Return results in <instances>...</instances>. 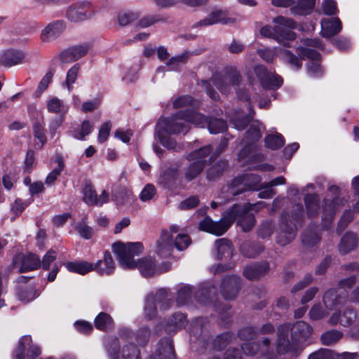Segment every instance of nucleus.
<instances>
[{
    "label": "nucleus",
    "mask_w": 359,
    "mask_h": 359,
    "mask_svg": "<svg viewBox=\"0 0 359 359\" xmlns=\"http://www.w3.org/2000/svg\"><path fill=\"white\" fill-rule=\"evenodd\" d=\"M206 122V118L200 113L193 110L180 111L171 118L159 120L156 126V134L165 147L180 151L182 150V145L177 144L168 135L186 134L189 130V123L203 127Z\"/></svg>",
    "instance_id": "nucleus-1"
},
{
    "label": "nucleus",
    "mask_w": 359,
    "mask_h": 359,
    "mask_svg": "<svg viewBox=\"0 0 359 359\" xmlns=\"http://www.w3.org/2000/svg\"><path fill=\"white\" fill-rule=\"evenodd\" d=\"M112 250L123 268H137L144 277L159 274L165 271L156 266V262L151 257L142 258L137 262L134 260V257L140 255L143 251V246L140 243H129L126 245L116 243L113 245Z\"/></svg>",
    "instance_id": "nucleus-2"
},
{
    "label": "nucleus",
    "mask_w": 359,
    "mask_h": 359,
    "mask_svg": "<svg viewBox=\"0 0 359 359\" xmlns=\"http://www.w3.org/2000/svg\"><path fill=\"white\" fill-rule=\"evenodd\" d=\"M291 331L295 339L302 338L305 339L312 332L311 327L304 321H299L292 327L290 324L280 326L278 329L277 351L279 353L291 352L294 356H297L302 351L297 348L294 342H290L288 339V333Z\"/></svg>",
    "instance_id": "nucleus-3"
},
{
    "label": "nucleus",
    "mask_w": 359,
    "mask_h": 359,
    "mask_svg": "<svg viewBox=\"0 0 359 359\" xmlns=\"http://www.w3.org/2000/svg\"><path fill=\"white\" fill-rule=\"evenodd\" d=\"M180 227L176 224L170 226V231L163 230L160 238L156 242V252L161 257H166L170 255L175 247L178 250L187 249L191 244L190 237L183 233H179Z\"/></svg>",
    "instance_id": "nucleus-4"
},
{
    "label": "nucleus",
    "mask_w": 359,
    "mask_h": 359,
    "mask_svg": "<svg viewBox=\"0 0 359 359\" xmlns=\"http://www.w3.org/2000/svg\"><path fill=\"white\" fill-rule=\"evenodd\" d=\"M241 81L240 74L235 69H231L223 74L213 76L210 81H203L202 87L212 100H217L219 95L212 90V86H215L220 93L227 94L238 86Z\"/></svg>",
    "instance_id": "nucleus-5"
},
{
    "label": "nucleus",
    "mask_w": 359,
    "mask_h": 359,
    "mask_svg": "<svg viewBox=\"0 0 359 359\" xmlns=\"http://www.w3.org/2000/svg\"><path fill=\"white\" fill-rule=\"evenodd\" d=\"M261 180L260 176L252 173L238 176L222 189L221 197L229 201L244 191L259 189Z\"/></svg>",
    "instance_id": "nucleus-6"
},
{
    "label": "nucleus",
    "mask_w": 359,
    "mask_h": 359,
    "mask_svg": "<svg viewBox=\"0 0 359 359\" xmlns=\"http://www.w3.org/2000/svg\"><path fill=\"white\" fill-rule=\"evenodd\" d=\"M292 25L293 26L290 27H287L285 24H278L274 27L266 25L261 29L260 33L262 36L273 38L286 46H288L289 41L294 40L296 37L291 29L297 28L304 30V27H306L309 31L314 30V24H298L299 26H295V24Z\"/></svg>",
    "instance_id": "nucleus-7"
},
{
    "label": "nucleus",
    "mask_w": 359,
    "mask_h": 359,
    "mask_svg": "<svg viewBox=\"0 0 359 359\" xmlns=\"http://www.w3.org/2000/svg\"><path fill=\"white\" fill-rule=\"evenodd\" d=\"M236 208H238L237 206L233 205L218 222H214L209 217L204 218L199 224L200 229L216 236L224 234L235 221L236 216L233 212L238 210Z\"/></svg>",
    "instance_id": "nucleus-8"
},
{
    "label": "nucleus",
    "mask_w": 359,
    "mask_h": 359,
    "mask_svg": "<svg viewBox=\"0 0 359 359\" xmlns=\"http://www.w3.org/2000/svg\"><path fill=\"white\" fill-rule=\"evenodd\" d=\"M329 194L324 200L323 207V219L330 222L336 212L347 202V199L341 196L339 188L332 185L328 188Z\"/></svg>",
    "instance_id": "nucleus-9"
},
{
    "label": "nucleus",
    "mask_w": 359,
    "mask_h": 359,
    "mask_svg": "<svg viewBox=\"0 0 359 359\" xmlns=\"http://www.w3.org/2000/svg\"><path fill=\"white\" fill-rule=\"evenodd\" d=\"M264 202H258L257 203H249L247 205H241L234 204L238 207V211L234 212L235 220H237L238 224L242 228L245 232L250 231L255 224V216L250 211L254 210L257 207L262 208L264 206Z\"/></svg>",
    "instance_id": "nucleus-10"
},
{
    "label": "nucleus",
    "mask_w": 359,
    "mask_h": 359,
    "mask_svg": "<svg viewBox=\"0 0 359 359\" xmlns=\"http://www.w3.org/2000/svg\"><path fill=\"white\" fill-rule=\"evenodd\" d=\"M303 216V207L302 205L297 204L293 207L292 212V220H290L291 224L293 226H290L287 229L288 224H285L278 233L277 237V242L281 245H285L290 243L296 236L297 224H299Z\"/></svg>",
    "instance_id": "nucleus-11"
},
{
    "label": "nucleus",
    "mask_w": 359,
    "mask_h": 359,
    "mask_svg": "<svg viewBox=\"0 0 359 359\" xmlns=\"http://www.w3.org/2000/svg\"><path fill=\"white\" fill-rule=\"evenodd\" d=\"M170 299L168 293L164 290H159L156 294H149L147 298L144 306V313L147 318L152 319L156 316V304L162 310H166L169 307Z\"/></svg>",
    "instance_id": "nucleus-12"
},
{
    "label": "nucleus",
    "mask_w": 359,
    "mask_h": 359,
    "mask_svg": "<svg viewBox=\"0 0 359 359\" xmlns=\"http://www.w3.org/2000/svg\"><path fill=\"white\" fill-rule=\"evenodd\" d=\"M92 15L91 4L86 1L72 4L67 11V16L70 21L79 22L88 20Z\"/></svg>",
    "instance_id": "nucleus-13"
},
{
    "label": "nucleus",
    "mask_w": 359,
    "mask_h": 359,
    "mask_svg": "<svg viewBox=\"0 0 359 359\" xmlns=\"http://www.w3.org/2000/svg\"><path fill=\"white\" fill-rule=\"evenodd\" d=\"M13 265L18 272L24 273L40 267L41 259L35 254L29 253L27 255L18 254L13 259Z\"/></svg>",
    "instance_id": "nucleus-14"
},
{
    "label": "nucleus",
    "mask_w": 359,
    "mask_h": 359,
    "mask_svg": "<svg viewBox=\"0 0 359 359\" xmlns=\"http://www.w3.org/2000/svg\"><path fill=\"white\" fill-rule=\"evenodd\" d=\"M298 53L302 59L308 58L311 60L307 65L308 74L313 77H318L323 74V69L317 62L320 59V54L316 50L309 48H299Z\"/></svg>",
    "instance_id": "nucleus-15"
},
{
    "label": "nucleus",
    "mask_w": 359,
    "mask_h": 359,
    "mask_svg": "<svg viewBox=\"0 0 359 359\" xmlns=\"http://www.w3.org/2000/svg\"><path fill=\"white\" fill-rule=\"evenodd\" d=\"M255 72L264 88H276L281 86L282 78L275 73L269 71L264 66L258 65L255 67Z\"/></svg>",
    "instance_id": "nucleus-16"
},
{
    "label": "nucleus",
    "mask_w": 359,
    "mask_h": 359,
    "mask_svg": "<svg viewBox=\"0 0 359 359\" xmlns=\"http://www.w3.org/2000/svg\"><path fill=\"white\" fill-rule=\"evenodd\" d=\"M118 346L117 339H112L108 347V352L111 359H140V351L133 344L124 346L122 348L121 355L116 351Z\"/></svg>",
    "instance_id": "nucleus-17"
},
{
    "label": "nucleus",
    "mask_w": 359,
    "mask_h": 359,
    "mask_svg": "<svg viewBox=\"0 0 359 359\" xmlns=\"http://www.w3.org/2000/svg\"><path fill=\"white\" fill-rule=\"evenodd\" d=\"M348 294L344 290L330 289L325 292L323 303L328 309H339L347 301Z\"/></svg>",
    "instance_id": "nucleus-18"
},
{
    "label": "nucleus",
    "mask_w": 359,
    "mask_h": 359,
    "mask_svg": "<svg viewBox=\"0 0 359 359\" xmlns=\"http://www.w3.org/2000/svg\"><path fill=\"white\" fill-rule=\"evenodd\" d=\"M90 47L89 44L69 47L61 52L59 56L60 60L62 63H70L78 60L88 53Z\"/></svg>",
    "instance_id": "nucleus-19"
},
{
    "label": "nucleus",
    "mask_w": 359,
    "mask_h": 359,
    "mask_svg": "<svg viewBox=\"0 0 359 359\" xmlns=\"http://www.w3.org/2000/svg\"><path fill=\"white\" fill-rule=\"evenodd\" d=\"M47 109L50 113L60 114V116L65 114L68 111V107L64 102L57 97H51L47 101ZM62 123V117L57 118L50 125V130H55Z\"/></svg>",
    "instance_id": "nucleus-20"
},
{
    "label": "nucleus",
    "mask_w": 359,
    "mask_h": 359,
    "mask_svg": "<svg viewBox=\"0 0 359 359\" xmlns=\"http://www.w3.org/2000/svg\"><path fill=\"white\" fill-rule=\"evenodd\" d=\"M241 286L240 278L236 276L226 277L221 284V293L226 299H233L238 295Z\"/></svg>",
    "instance_id": "nucleus-21"
},
{
    "label": "nucleus",
    "mask_w": 359,
    "mask_h": 359,
    "mask_svg": "<svg viewBox=\"0 0 359 359\" xmlns=\"http://www.w3.org/2000/svg\"><path fill=\"white\" fill-rule=\"evenodd\" d=\"M24 54L16 50H6L0 53V65L11 67L20 63L24 59Z\"/></svg>",
    "instance_id": "nucleus-22"
},
{
    "label": "nucleus",
    "mask_w": 359,
    "mask_h": 359,
    "mask_svg": "<svg viewBox=\"0 0 359 359\" xmlns=\"http://www.w3.org/2000/svg\"><path fill=\"white\" fill-rule=\"evenodd\" d=\"M115 269L114 262L109 251L104 253V259L98 260L94 264V270L100 275H110Z\"/></svg>",
    "instance_id": "nucleus-23"
},
{
    "label": "nucleus",
    "mask_w": 359,
    "mask_h": 359,
    "mask_svg": "<svg viewBox=\"0 0 359 359\" xmlns=\"http://www.w3.org/2000/svg\"><path fill=\"white\" fill-rule=\"evenodd\" d=\"M269 270V263L262 262L245 266L243 269V275L249 280H255L265 274Z\"/></svg>",
    "instance_id": "nucleus-24"
},
{
    "label": "nucleus",
    "mask_w": 359,
    "mask_h": 359,
    "mask_svg": "<svg viewBox=\"0 0 359 359\" xmlns=\"http://www.w3.org/2000/svg\"><path fill=\"white\" fill-rule=\"evenodd\" d=\"M158 355H151V359H175L174 347L169 338L162 339L158 346Z\"/></svg>",
    "instance_id": "nucleus-25"
},
{
    "label": "nucleus",
    "mask_w": 359,
    "mask_h": 359,
    "mask_svg": "<svg viewBox=\"0 0 359 359\" xmlns=\"http://www.w3.org/2000/svg\"><path fill=\"white\" fill-rule=\"evenodd\" d=\"M65 30L64 24H47L41 30V39L43 41H53Z\"/></svg>",
    "instance_id": "nucleus-26"
},
{
    "label": "nucleus",
    "mask_w": 359,
    "mask_h": 359,
    "mask_svg": "<svg viewBox=\"0 0 359 359\" xmlns=\"http://www.w3.org/2000/svg\"><path fill=\"white\" fill-rule=\"evenodd\" d=\"M215 247L218 259H229L232 257V245L226 238L217 239L215 241Z\"/></svg>",
    "instance_id": "nucleus-27"
},
{
    "label": "nucleus",
    "mask_w": 359,
    "mask_h": 359,
    "mask_svg": "<svg viewBox=\"0 0 359 359\" xmlns=\"http://www.w3.org/2000/svg\"><path fill=\"white\" fill-rule=\"evenodd\" d=\"M262 124L258 121H254L250 124V128L246 133V136L243 140V144L250 145L258 141L262 137Z\"/></svg>",
    "instance_id": "nucleus-28"
},
{
    "label": "nucleus",
    "mask_w": 359,
    "mask_h": 359,
    "mask_svg": "<svg viewBox=\"0 0 359 359\" xmlns=\"http://www.w3.org/2000/svg\"><path fill=\"white\" fill-rule=\"evenodd\" d=\"M65 266L68 271L81 275H85L94 270V264L86 261L68 262Z\"/></svg>",
    "instance_id": "nucleus-29"
},
{
    "label": "nucleus",
    "mask_w": 359,
    "mask_h": 359,
    "mask_svg": "<svg viewBox=\"0 0 359 359\" xmlns=\"http://www.w3.org/2000/svg\"><path fill=\"white\" fill-rule=\"evenodd\" d=\"M316 0H299L291 8V13L294 15H306L310 14L315 6Z\"/></svg>",
    "instance_id": "nucleus-30"
},
{
    "label": "nucleus",
    "mask_w": 359,
    "mask_h": 359,
    "mask_svg": "<svg viewBox=\"0 0 359 359\" xmlns=\"http://www.w3.org/2000/svg\"><path fill=\"white\" fill-rule=\"evenodd\" d=\"M180 166L175 165L168 168L160 177V182L165 186H170L174 184L179 177Z\"/></svg>",
    "instance_id": "nucleus-31"
},
{
    "label": "nucleus",
    "mask_w": 359,
    "mask_h": 359,
    "mask_svg": "<svg viewBox=\"0 0 359 359\" xmlns=\"http://www.w3.org/2000/svg\"><path fill=\"white\" fill-rule=\"evenodd\" d=\"M357 244V237L353 233H346L341 238L339 250L342 254H346L353 250Z\"/></svg>",
    "instance_id": "nucleus-32"
},
{
    "label": "nucleus",
    "mask_w": 359,
    "mask_h": 359,
    "mask_svg": "<svg viewBox=\"0 0 359 359\" xmlns=\"http://www.w3.org/2000/svg\"><path fill=\"white\" fill-rule=\"evenodd\" d=\"M204 163L199 161H193L186 168L184 177L186 181L190 182L196 178L203 171Z\"/></svg>",
    "instance_id": "nucleus-33"
},
{
    "label": "nucleus",
    "mask_w": 359,
    "mask_h": 359,
    "mask_svg": "<svg viewBox=\"0 0 359 359\" xmlns=\"http://www.w3.org/2000/svg\"><path fill=\"white\" fill-rule=\"evenodd\" d=\"M228 167L226 161L221 160L212 164L207 170V178L215 180L224 173Z\"/></svg>",
    "instance_id": "nucleus-34"
},
{
    "label": "nucleus",
    "mask_w": 359,
    "mask_h": 359,
    "mask_svg": "<svg viewBox=\"0 0 359 359\" xmlns=\"http://www.w3.org/2000/svg\"><path fill=\"white\" fill-rule=\"evenodd\" d=\"M264 250L263 246L259 243L250 242L244 243L241 246L242 255L248 258H254Z\"/></svg>",
    "instance_id": "nucleus-35"
},
{
    "label": "nucleus",
    "mask_w": 359,
    "mask_h": 359,
    "mask_svg": "<svg viewBox=\"0 0 359 359\" xmlns=\"http://www.w3.org/2000/svg\"><path fill=\"white\" fill-rule=\"evenodd\" d=\"M248 108L249 109L248 115L243 116L239 113L236 115V117L231 118V123L238 130H243L246 127L247 124L250 122V119L252 118L254 111H252L250 103H248Z\"/></svg>",
    "instance_id": "nucleus-36"
},
{
    "label": "nucleus",
    "mask_w": 359,
    "mask_h": 359,
    "mask_svg": "<svg viewBox=\"0 0 359 359\" xmlns=\"http://www.w3.org/2000/svg\"><path fill=\"white\" fill-rule=\"evenodd\" d=\"M210 145H207L196 149L187 156V159L189 161H199L205 165V158L210 154Z\"/></svg>",
    "instance_id": "nucleus-37"
},
{
    "label": "nucleus",
    "mask_w": 359,
    "mask_h": 359,
    "mask_svg": "<svg viewBox=\"0 0 359 359\" xmlns=\"http://www.w3.org/2000/svg\"><path fill=\"white\" fill-rule=\"evenodd\" d=\"M304 202L307 215L309 217L317 215L319 210L318 196L316 194H308L304 198Z\"/></svg>",
    "instance_id": "nucleus-38"
},
{
    "label": "nucleus",
    "mask_w": 359,
    "mask_h": 359,
    "mask_svg": "<svg viewBox=\"0 0 359 359\" xmlns=\"http://www.w3.org/2000/svg\"><path fill=\"white\" fill-rule=\"evenodd\" d=\"M229 20V14L226 11L215 8L204 20L203 22H227Z\"/></svg>",
    "instance_id": "nucleus-39"
},
{
    "label": "nucleus",
    "mask_w": 359,
    "mask_h": 359,
    "mask_svg": "<svg viewBox=\"0 0 359 359\" xmlns=\"http://www.w3.org/2000/svg\"><path fill=\"white\" fill-rule=\"evenodd\" d=\"M95 325L100 330L107 331L113 327V320L109 314L102 312L96 317Z\"/></svg>",
    "instance_id": "nucleus-40"
},
{
    "label": "nucleus",
    "mask_w": 359,
    "mask_h": 359,
    "mask_svg": "<svg viewBox=\"0 0 359 359\" xmlns=\"http://www.w3.org/2000/svg\"><path fill=\"white\" fill-rule=\"evenodd\" d=\"M140 17L138 11L123 10L118 12L117 20L118 22H133L137 21Z\"/></svg>",
    "instance_id": "nucleus-41"
},
{
    "label": "nucleus",
    "mask_w": 359,
    "mask_h": 359,
    "mask_svg": "<svg viewBox=\"0 0 359 359\" xmlns=\"http://www.w3.org/2000/svg\"><path fill=\"white\" fill-rule=\"evenodd\" d=\"M34 135L35 137V145L41 148L46 142V137L44 133V124L35 123L33 126Z\"/></svg>",
    "instance_id": "nucleus-42"
},
{
    "label": "nucleus",
    "mask_w": 359,
    "mask_h": 359,
    "mask_svg": "<svg viewBox=\"0 0 359 359\" xmlns=\"http://www.w3.org/2000/svg\"><path fill=\"white\" fill-rule=\"evenodd\" d=\"M281 59L284 62L290 65L292 68L299 69L302 63L297 56L287 50H283L280 53Z\"/></svg>",
    "instance_id": "nucleus-43"
},
{
    "label": "nucleus",
    "mask_w": 359,
    "mask_h": 359,
    "mask_svg": "<svg viewBox=\"0 0 359 359\" xmlns=\"http://www.w3.org/2000/svg\"><path fill=\"white\" fill-rule=\"evenodd\" d=\"M342 337V333L339 331L332 330L322 334L321 341L325 346H330L337 342Z\"/></svg>",
    "instance_id": "nucleus-44"
},
{
    "label": "nucleus",
    "mask_w": 359,
    "mask_h": 359,
    "mask_svg": "<svg viewBox=\"0 0 359 359\" xmlns=\"http://www.w3.org/2000/svg\"><path fill=\"white\" fill-rule=\"evenodd\" d=\"M284 144L283 137L280 134L269 135L265 137L266 147L276 150L280 148Z\"/></svg>",
    "instance_id": "nucleus-45"
},
{
    "label": "nucleus",
    "mask_w": 359,
    "mask_h": 359,
    "mask_svg": "<svg viewBox=\"0 0 359 359\" xmlns=\"http://www.w3.org/2000/svg\"><path fill=\"white\" fill-rule=\"evenodd\" d=\"M208 128L210 133L217 134L226 130V123L219 118H210L208 122Z\"/></svg>",
    "instance_id": "nucleus-46"
},
{
    "label": "nucleus",
    "mask_w": 359,
    "mask_h": 359,
    "mask_svg": "<svg viewBox=\"0 0 359 359\" xmlns=\"http://www.w3.org/2000/svg\"><path fill=\"white\" fill-rule=\"evenodd\" d=\"M341 24H320V34L323 37L329 38L341 30Z\"/></svg>",
    "instance_id": "nucleus-47"
},
{
    "label": "nucleus",
    "mask_w": 359,
    "mask_h": 359,
    "mask_svg": "<svg viewBox=\"0 0 359 359\" xmlns=\"http://www.w3.org/2000/svg\"><path fill=\"white\" fill-rule=\"evenodd\" d=\"M189 57V53L184 52L181 55L172 57L167 62L166 66L169 67V69L177 70L181 64L184 63Z\"/></svg>",
    "instance_id": "nucleus-48"
},
{
    "label": "nucleus",
    "mask_w": 359,
    "mask_h": 359,
    "mask_svg": "<svg viewBox=\"0 0 359 359\" xmlns=\"http://www.w3.org/2000/svg\"><path fill=\"white\" fill-rule=\"evenodd\" d=\"M191 293V287L189 285L182 286L177 292V305L180 306L184 305L190 299Z\"/></svg>",
    "instance_id": "nucleus-49"
},
{
    "label": "nucleus",
    "mask_w": 359,
    "mask_h": 359,
    "mask_svg": "<svg viewBox=\"0 0 359 359\" xmlns=\"http://www.w3.org/2000/svg\"><path fill=\"white\" fill-rule=\"evenodd\" d=\"M57 166L53 169L47 176L46 179V184L50 185L52 184L60 175L61 172L64 169V162L61 158H57Z\"/></svg>",
    "instance_id": "nucleus-50"
},
{
    "label": "nucleus",
    "mask_w": 359,
    "mask_h": 359,
    "mask_svg": "<svg viewBox=\"0 0 359 359\" xmlns=\"http://www.w3.org/2000/svg\"><path fill=\"white\" fill-rule=\"evenodd\" d=\"M320 238L315 231H304L302 236V243L306 246H313L317 244Z\"/></svg>",
    "instance_id": "nucleus-51"
},
{
    "label": "nucleus",
    "mask_w": 359,
    "mask_h": 359,
    "mask_svg": "<svg viewBox=\"0 0 359 359\" xmlns=\"http://www.w3.org/2000/svg\"><path fill=\"white\" fill-rule=\"evenodd\" d=\"M80 69V65L79 64H75L74 66H72L67 74V78H66V84L68 88L69 91L72 90V85L75 83L79 71Z\"/></svg>",
    "instance_id": "nucleus-52"
},
{
    "label": "nucleus",
    "mask_w": 359,
    "mask_h": 359,
    "mask_svg": "<svg viewBox=\"0 0 359 359\" xmlns=\"http://www.w3.org/2000/svg\"><path fill=\"white\" fill-rule=\"evenodd\" d=\"M32 342V338L30 336H24L20 341L16 348L14 355L16 359H25L24 352L25 344L29 345Z\"/></svg>",
    "instance_id": "nucleus-53"
},
{
    "label": "nucleus",
    "mask_w": 359,
    "mask_h": 359,
    "mask_svg": "<svg viewBox=\"0 0 359 359\" xmlns=\"http://www.w3.org/2000/svg\"><path fill=\"white\" fill-rule=\"evenodd\" d=\"M274 226L271 222H264L259 227L258 236L262 238L270 237L273 232Z\"/></svg>",
    "instance_id": "nucleus-54"
},
{
    "label": "nucleus",
    "mask_w": 359,
    "mask_h": 359,
    "mask_svg": "<svg viewBox=\"0 0 359 359\" xmlns=\"http://www.w3.org/2000/svg\"><path fill=\"white\" fill-rule=\"evenodd\" d=\"M353 212L351 210H346L341 219L339 222L337 231L338 232L342 231L346 226L353 220Z\"/></svg>",
    "instance_id": "nucleus-55"
},
{
    "label": "nucleus",
    "mask_w": 359,
    "mask_h": 359,
    "mask_svg": "<svg viewBox=\"0 0 359 359\" xmlns=\"http://www.w3.org/2000/svg\"><path fill=\"white\" fill-rule=\"evenodd\" d=\"M83 201L88 205H95L97 202V194L91 186L87 185L83 190Z\"/></svg>",
    "instance_id": "nucleus-56"
},
{
    "label": "nucleus",
    "mask_w": 359,
    "mask_h": 359,
    "mask_svg": "<svg viewBox=\"0 0 359 359\" xmlns=\"http://www.w3.org/2000/svg\"><path fill=\"white\" fill-rule=\"evenodd\" d=\"M323 13L327 15H335L338 13L337 4L334 0H325L322 4Z\"/></svg>",
    "instance_id": "nucleus-57"
},
{
    "label": "nucleus",
    "mask_w": 359,
    "mask_h": 359,
    "mask_svg": "<svg viewBox=\"0 0 359 359\" xmlns=\"http://www.w3.org/2000/svg\"><path fill=\"white\" fill-rule=\"evenodd\" d=\"M356 319V313L351 309H347L340 318V324L344 326H348Z\"/></svg>",
    "instance_id": "nucleus-58"
},
{
    "label": "nucleus",
    "mask_w": 359,
    "mask_h": 359,
    "mask_svg": "<svg viewBox=\"0 0 359 359\" xmlns=\"http://www.w3.org/2000/svg\"><path fill=\"white\" fill-rule=\"evenodd\" d=\"M199 204V199L197 196H191L182 201L178 205V208L181 210H187L197 207Z\"/></svg>",
    "instance_id": "nucleus-59"
},
{
    "label": "nucleus",
    "mask_w": 359,
    "mask_h": 359,
    "mask_svg": "<svg viewBox=\"0 0 359 359\" xmlns=\"http://www.w3.org/2000/svg\"><path fill=\"white\" fill-rule=\"evenodd\" d=\"M229 339V334L228 333H224L218 335L213 341L212 346L215 350L219 351L224 348Z\"/></svg>",
    "instance_id": "nucleus-60"
},
{
    "label": "nucleus",
    "mask_w": 359,
    "mask_h": 359,
    "mask_svg": "<svg viewBox=\"0 0 359 359\" xmlns=\"http://www.w3.org/2000/svg\"><path fill=\"white\" fill-rule=\"evenodd\" d=\"M93 126L89 121H84L80 130L74 135V137L79 140H83L93 131Z\"/></svg>",
    "instance_id": "nucleus-61"
},
{
    "label": "nucleus",
    "mask_w": 359,
    "mask_h": 359,
    "mask_svg": "<svg viewBox=\"0 0 359 359\" xmlns=\"http://www.w3.org/2000/svg\"><path fill=\"white\" fill-rule=\"evenodd\" d=\"M309 359H334V354L330 349H320L309 355Z\"/></svg>",
    "instance_id": "nucleus-62"
},
{
    "label": "nucleus",
    "mask_w": 359,
    "mask_h": 359,
    "mask_svg": "<svg viewBox=\"0 0 359 359\" xmlns=\"http://www.w3.org/2000/svg\"><path fill=\"white\" fill-rule=\"evenodd\" d=\"M312 320H320L327 316V312L322 309L319 304L314 305L309 311Z\"/></svg>",
    "instance_id": "nucleus-63"
},
{
    "label": "nucleus",
    "mask_w": 359,
    "mask_h": 359,
    "mask_svg": "<svg viewBox=\"0 0 359 359\" xmlns=\"http://www.w3.org/2000/svg\"><path fill=\"white\" fill-rule=\"evenodd\" d=\"M156 194V189L153 184H149L145 186L140 193V198L142 201L151 200Z\"/></svg>",
    "instance_id": "nucleus-64"
}]
</instances>
